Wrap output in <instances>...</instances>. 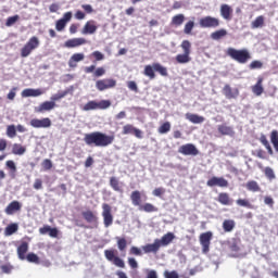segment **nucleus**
I'll return each instance as SVG.
<instances>
[{"instance_id":"obj_1","label":"nucleus","mask_w":278,"mask_h":278,"mask_svg":"<svg viewBox=\"0 0 278 278\" xmlns=\"http://www.w3.org/2000/svg\"><path fill=\"white\" fill-rule=\"evenodd\" d=\"M115 140L114 135H108L101 131H93L89 134H85L84 142L87 147H99L105 148L113 144Z\"/></svg>"},{"instance_id":"obj_2","label":"nucleus","mask_w":278,"mask_h":278,"mask_svg":"<svg viewBox=\"0 0 278 278\" xmlns=\"http://www.w3.org/2000/svg\"><path fill=\"white\" fill-rule=\"evenodd\" d=\"M226 55L238 62V64H247L249 60H251V52L247 49H236V48H228L226 51Z\"/></svg>"},{"instance_id":"obj_3","label":"nucleus","mask_w":278,"mask_h":278,"mask_svg":"<svg viewBox=\"0 0 278 278\" xmlns=\"http://www.w3.org/2000/svg\"><path fill=\"white\" fill-rule=\"evenodd\" d=\"M155 72L162 77H168V68L164 67L160 63H153L152 65H146L143 70V75L149 77V79H155Z\"/></svg>"},{"instance_id":"obj_4","label":"nucleus","mask_w":278,"mask_h":278,"mask_svg":"<svg viewBox=\"0 0 278 278\" xmlns=\"http://www.w3.org/2000/svg\"><path fill=\"white\" fill-rule=\"evenodd\" d=\"M184 53L177 54L175 60L177 64H188V62L192 61V58H190V53H192V43H190L188 40H184L180 45Z\"/></svg>"},{"instance_id":"obj_5","label":"nucleus","mask_w":278,"mask_h":278,"mask_svg":"<svg viewBox=\"0 0 278 278\" xmlns=\"http://www.w3.org/2000/svg\"><path fill=\"white\" fill-rule=\"evenodd\" d=\"M40 47V39L36 36L29 38V40L21 49V58H29L33 51H36Z\"/></svg>"},{"instance_id":"obj_6","label":"nucleus","mask_w":278,"mask_h":278,"mask_svg":"<svg viewBox=\"0 0 278 278\" xmlns=\"http://www.w3.org/2000/svg\"><path fill=\"white\" fill-rule=\"evenodd\" d=\"M110 105H112L110 100H101L100 102L91 100L84 105L83 110L85 112H90L92 110H108Z\"/></svg>"},{"instance_id":"obj_7","label":"nucleus","mask_w":278,"mask_h":278,"mask_svg":"<svg viewBox=\"0 0 278 278\" xmlns=\"http://www.w3.org/2000/svg\"><path fill=\"white\" fill-rule=\"evenodd\" d=\"M104 256L108 260V262H111L117 268H125V261H123V258H121L119 256H116V250H105Z\"/></svg>"},{"instance_id":"obj_8","label":"nucleus","mask_w":278,"mask_h":278,"mask_svg":"<svg viewBox=\"0 0 278 278\" xmlns=\"http://www.w3.org/2000/svg\"><path fill=\"white\" fill-rule=\"evenodd\" d=\"M212 238H214V235L212 231L202 232L199 237L200 244L202 247V253L204 255H207L210 253V245L212 244Z\"/></svg>"},{"instance_id":"obj_9","label":"nucleus","mask_w":278,"mask_h":278,"mask_svg":"<svg viewBox=\"0 0 278 278\" xmlns=\"http://www.w3.org/2000/svg\"><path fill=\"white\" fill-rule=\"evenodd\" d=\"M102 218L104 227H112L114 215L112 214V206L108 203L102 204Z\"/></svg>"},{"instance_id":"obj_10","label":"nucleus","mask_w":278,"mask_h":278,"mask_svg":"<svg viewBox=\"0 0 278 278\" xmlns=\"http://www.w3.org/2000/svg\"><path fill=\"white\" fill-rule=\"evenodd\" d=\"M200 27L204 28V29H216V27L220 26V20H218L217 17H212V16H204L202 18H200Z\"/></svg>"},{"instance_id":"obj_11","label":"nucleus","mask_w":278,"mask_h":278,"mask_svg":"<svg viewBox=\"0 0 278 278\" xmlns=\"http://www.w3.org/2000/svg\"><path fill=\"white\" fill-rule=\"evenodd\" d=\"M96 88L100 92L104 90H110L112 88H116V79L114 78H103L96 81Z\"/></svg>"},{"instance_id":"obj_12","label":"nucleus","mask_w":278,"mask_h":278,"mask_svg":"<svg viewBox=\"0 0 278 278\" xmlns=\"http://www.w3.org/2000/svg\"><path fill=\"white\" fill-rule=\"evenodd\" d=\"M30 127H34L35 129H48L51 127V118L43 117L41 119L33 118L30 119Z\"/></svg>"},{"instance_id":"obj_13","label":"nucleus","mask_w":278,"mask_h":278,"mask_svg":"<svg viewBox=\"0 0 278 278\" xmlns=\"http://www.w3.org/2000/svg\"><path fill=\"white\" fill-rule=\"evenodd\" d=\"M81 216L86 223H89V225H93L96 228L99 227V217L93 211H83Z\"/></svg>"},{"instance_id":"obj_14","label":"nucleus","mask_w":278,"mask_h":278,"mask_svg":"<svg viewBox=\"0 0 278 278\" xmlns=\"http://www.w3.org/2000/svg\"><path fill=\"white\" fill-rule=\"evenodd\" d=\"M178 153H181V155L197 156L199 155V149L193 143H186L178 149Z\"/></svg>"},{"instance_id":"obj_15","label":"nucleus","mask_w":278,"mask_h":278,"mask_svg":"<svg viewBox=\"0 0 278 278\" xmlns=\"http://www.w3.org/2000/svg\"><path fill=\"white\" fill-rule=\"evenodd\" d=\"M73 18V12H66L63 14V17L58 20L55 23V29L56 31H64L66 28V24L70 23V21Z\"/></svg>"},{"instance_id":"obj_16","label":"nucleus","mask_w":278,"mask_h":278,"mask_svg":"<svg viewBox=\"0 0 278 278\" xmlns=\"http://www.w3.org/2000/svg\"><path fill=\"white\" fill-rule=\"evenodd\" d=\"M206 185L208 188H214V186H218L219 188H228L229 181L225 179L224 177H216L213 176L211 179L207 180Z\"/></svg>"},{"instance_id":"obj_17","label":"nucleus","mask_w":278,"mask_h":278,"mask_svg":"<svg viewBox=\"0 0 278 278\" xmlns=\"http://www.w3.org/2000/svg\"><path fill=\"white\" fill-rule=\"evenodd\" d=\"M97 29L99 27L97 26V22L93 20L87 21L81 29L83 36H88L92 34H97Z\"/></svg>"},{"instance_id":"obj_18","label":"nucleus","mask_w":278,"mask_h":278,"mask_svg":"<svg viewBox=\"0 0 278 278\" xmlns=\"http://www.w3.org/2000/svg\"><path fill=\"white\" fill-rule=\"evenodd\" d=\"M122 134L123 136H129V134H132L136 138L142 139V130L134 127L131 124L123 126Z\"/></svg>"},{"instance_id":"obj_19","label":"nucleus","mask_w":278,"mask_h":278,"mask_svg":"<svg viewBox=\"0 0 278 278\" xmlns=\"http://www.w3.org/2000/svg\"><path fill=\"white\" fill-rule=\"evenodd\" d=\"M219 12L224 21H231L233 18V9L229 4H222Z\"/></svg>"},{"instance_id":"obj_20","label":"nucleus","mask_w":278,"mask_h":278,"mask_svg":"<svg viewBox=\"0 0 278 278\" xmlns=\"http://www.w3.org/2000/svg\"><path fill=\"white\" fill-rule=\"evenodd\" d=\"M251 90L255 97H262L264 94V77L258 76L256 84L251 87Z\"/></svg>"},{"instance_id":"obj_21","label":"nucleus","mask_w":278,"mask_h":278,"mask_svg":"<svg viewBox=\"0 0 278 278\" xmlns=\"http://www.w3.org/2000/svg\"><path fill=\"white\" fill-rule=\"evenodd\" d=\"M39 233L41 236H47V233H49L50 238H58L60 230H58V228H52L51 226L46 225L39 228Z\"/></svg>"},{"instance_id":"obj_22","label":"nucleus","mask_w":278,"mask_h":278,"mask_svg":"<svg viewBox=\"0 0 278 278\" xmlns=\"http://www.w3.org/2000/svg\"><path fill=\"white\" fill-rule=\"evenodd\" d=\"M217 131L218 134H220V136H230V138H233V136H236V131H233V127L228 126L227 124L218 125Z\"/></svg>"},{"instance_id":"obj_23","label":"nucleus","mask_w":278,"mask_h":278,"mask_svg":"<svg viewBox=\"0 0 278 278\" xmlns=\"http://www.w3.org/2000/svg\"><path fill=\"white\" fill-rule=\"evenodd\" d=\"M223 94L226 99H238L240 91L238 89H231V86L225 85L223 88Z\"/></svg>"},{"instance_id":"obj_24","label":"nucleus","mask_w":278,"mask_h":278,"mask_svg":"<svg viewBox=\"0 0 278 278\" xmlns=\"http://www.w3.org/2000/svg\"><path fill=\"white\" fill-rule=\"evenodd\" d=\"M87 40L85 38H73L65 41V47L67 49H75L76 47H81V45H87Z\"/></svg>"},{"instance_id":"obj_25","label":"nucleus","mask_w":278,"mask_h":278,"mask_svg":"<svg viewBox=\"0 0 278 278\" xmlns=\"http://www.w3.org/2000/svg\"><path fill=\"white\" fill-rule=\"evenodd\" d=\"M175 240V233L167 232L165 233L161 239H156V242L159 243V247H168Z\"/></svg>"},{"instance_id":"obj_26","label":"nucleus","mask_w":278,"mask_h":278,"mask_svg":"<svg viewBox=\"0 0 278 278\" xmlns=\"http://www.w3.org/2000/svg\"><path fill=\"white\" fill-rule=\"evenodd\" d=\"M21 202L18 201H12L4 210L5 214H8V216H12V214H14L15 212H21Z\"/></svg>"},{"instance_id":"obj_27","label":"nucleus","mask_w":278,"mask_h":278,"mask_svg":"<svg viewBox=\"0 0 278 278\" xmlns=\"http://www.w3.org/2000/svg\"><path fill=\"white\" fill-rule=\"evenodd\" d=\"M143 253H157L160 251L161 247L157 243V239L154 240L153 243H148L146 245H142Z\"/></svg>"},{"instance_id":"obj_28","label":"nucleus","mask_w":278,"mask_h":278,"mask_svg":"<svg viewBox=\"0 0 278 278\" xmlns=\"http://www.w3.org/2000/svg\"><path fill=\"white\" fill-rule=\"evenodd\" d=\"M27 251H29V243L24 241L17 247L18 260H26Z\"/></svg>"},{"instance_id":"obj_29","label":"nucleus","mask_w":278,"mask_h":278,"mask_svg":"<svg viewBox=\"0 0 278 278\" xmlns=\"http://www.w3.org/2000/svg\"><path fill=\"white\" fill-rule=\"evenodd\" d=\"M84 58V53H74L68 61L70 68H77V62H83Z\"/></svg>"},{"instance_id":"obj_30","label":"nucleus","mask_w":278,"mask_h":278,"mask_svg":"<svg viewBox=\"0 0 278 278\" xmlns=\"http://www.w3.org/2000/svg\"><path fill=\"white\" fill-rule=\"evenodd\" d=\"M217 201L220 205H232L233 203V200L227 192H220L217 197Z\"/></svg>"},{"instance_id":"obj_31","label":"nucleus","mask_w":278,"mask_h":278,"mask_svg":"<svg viewBox=\"0 0 278 278\" xmlns=\"http://www.w3.org/2000/svg\"><path fill=\"white\" fill-rule=\"evenodd\" d=\"M186 118L190 123H193V125H201V123H205V117L198 114L187 113Z\"/></svg>"},{"instance_id":"obj_32","label":"nucleus","mask_w":278,"mask_h":278,"mask_svg":"<svg viewBox=\"0 0 278 278\" xmlns=\"http://www.w3.org/2000/svg\"><path fill=\"white\" fill-rule=\"evenodd\" d=\"M54 108H55V103L53 101H46L36 109V112L38 113L51 112V110H53Z\"/></svg>"},{"instance_id":"obj_33","label":"nucleus","mask_w":278,"mask_h":278,"mask_svg":"<svg viewBox=\"0 0 278 278\" xmlns=\"http://www.w3.org/2000/svg\"><path fill=\"white\" fill-rule=\"evenodd\" d=\"M110 186L114 192H119L122 194L123 192V182L118 181V178L111 177L110 178Z\"/></svg>"},{"instance_id":"obj_34","label":"nucleus","mask_w":278,"mask_h":278,"mask_svg":"<svg viewBox=\"0 0 278 278\" xmlns=\"http://www.w3.org/2000/svg\"><path fill=\"white\" fill-rule=\"evenodd\" d=\"M223 230L225 233H231L233 229H236V220L233 219H225L222 224Z\"/></svg>"},{"instance_id":"obj_35","label":"nucleus","mask_w":278,"mask_h":278,"mask_svg":"<svg viewBox=\"0 0 278 278\" xmlns=\"http://www.w3.org/2000/svg\"><path fill=\"white\" fill-rule=\"evenodd\" d=\"M130 201L135 207H140V205H142V195L140 194V191H132L130 194Z\"/></svg>"},{"instance_id":"obj_36","label":"nucleus","mask_w":278,"mask_h":278,"mask_svg":"<svg viewBox=\"0 0 278 278\" xmlns=\"http://www.w3.org/2000/svg\"><path fill=\"white\" fill-rule=\"evenodd\" d=\"M42 94V89H31L27 88L22 91V97H40Z\"/></svg>"},{"instance_id":"obj_37","label":"nucleus","mask_w":278,"mask_h":278,"mask_svg":"<svg viewBox=\"0 0 278 278\" xmlns=\"http://www.w3.org/2000/svg\"><path fill=\"white\" fill-rule=\"evenodd\" d=\"M240 239L232 238L230 241L227 242L229 250L232 253H238V251H240Z\"/></svg>"},{"instance_id":"obj_38","label":"nucleus","mask_w":278,"mask_h":278,"mask_svg":"<svg viewBox=\"0 0 278 278\" xmlns=\"http://www.w3.org/2000/svg\"><path fill=\"white\" fill-rule=\"evenodd\" d=\"M5 168L9 170L10 177L14 179V177H16V163H14L12 160H9L5 162Z\"/></svg>"},{"instance_id":"obj_39","label":"nucleus","mask_w":278,"mask_h":278,"mask_svg":"<svg viewBox=\"0 0 278 278\" xmlns=\"http://www.w3.org/2000/svg\"><path fill=\"white\" fill-rule=\"evenodd\" d=\"M245 188L247 190H249V192H261L262 191V187H260V184H257V181L255 180H250L245 184Z\"/></svg>"},{"instance_id":"obj_40","label":"nucleus","mask_w":278,"mask_h":278,"mask_svg":"<svg viewBox=\"0 0 278 278\" xmlns=\"http://www.w3.org/2000/svg\"><path fill=\"white\" fill-rule=\"evenodd\" d=\"M26 151L27 148H25V146H22L21 143H14L12 147L13 155H25Z\"/></svg>"},{"instance_id":"obj_41","label":"nucleus","mask_w":278,"mask_h":278,"mask_svg":"<svg viewBox=\"0 0 278 278\" xmlns=\"http://www.w3.org/2000/svg\"><path fill=\"white\" fill-rule=\"evenodd\" d=\"M115 240L117 242L118 251L125 253V251H127V239H125V237H116Z\"/></svg>"},{"instance_id":"obj_42","label":"nucleus","mask_w":278,"mask_h":278,"mask_svg":"<svg viewBox=\"0 0 278 278\" xmlns=\"http://www.w3.org/2000/svg\"><path fill=\"white\" fill-rule=\"evenodd\" d=\"M139 210L141 212H147L148 214H151L153 212H159L157 206L151 204V203H146V204H141Z\"/></svg>"},{"instance_id":"obj_43","label":"nucleus","mask_w":278,"mask_h":278,"mask_svg":"<svg viewBox=\"0 0 278 278\" xmlns=\"http://www.w3.org/2000/svg\"><path fill=\"white\" fill-rule=\"evenodd\" d=\"M185 21L186 16L184 14H177L172 17V25H175V27H180V25H184Z\"/></svg>"},{"instance_id":"obj_44","label":"nucleus","mask_w":278,"mask_h":278,"mask_svg":"<svg viewBox=\"0 0 278 278\" xmlns=\"http://www.w3.org/2000/svg\"><path fill=\"white\" fill-rule=\"evenodd\" d=\"M227 36V29L222 28L211 34L212 40H220Z\"/></svg>"},{"instance_id":"obj_45","label":"nucleus","mask_w":278,"mask_h":278,"mask_svg":"<svg viewBox=\"0 0 278 278\" xmlns=\"http://www.w3.org/2000/svg\"><path fill=\"white\" fill-rule=\"evenodd\" d=\"M261 27H264V15L257 16V17L251 23V28H252V29H260Z\"/></svg>"},{"instance_id":"obj_46","label":"nucleus","mask_w":278,"mask_h":278,"mask_svg":"<svg viewBox=\"0 0 278 278\" xmlns=\"http://www.w3.org/2000/svg\"><path fill=\"white\" fill-rule=\"evenodd\" d=\"M236 203L237 205H239V207H247L248 210H253V204H251V201H249L248 199H238Z\"/></svg>"},{"instance_id":"obj_47","label":"nucleus","mask_w":278,"mask_h":278,"mask_svg":"<svg viewBox=\"0 0 278 278\" xmlns=\"http://www.w3.org/2000/svg\"><path fill=\"white\" fill-rule=\"evenodd\" d=\"M18 231V224H10L5 230V236H13V233H16Z\"/></svg>"},{"instance_id":"obj_48","label":"nucleus","mask_w":278,"mask_h":278,"mask_svg":"<svg viewBox=\"0 0 278 278\" xmlns=\"http://www.w3.org/2000/svg\"><path fill=\"white\" fill-rule=\"evenodd\" d=\"M264 175L269 181H273V179L277 178V176L275 175V170H273L271 167H265Z\"/></svg>"},{"instance_id":"obj_49","label":"nucleus","mask_w":278,"mask_h":278,"mask_svg":"<svg viewBox=\"0 0 278 278\" xmlns=\"http://www.w3.org/2000/svg\"><path fill=\"white\" fill-rule=\"evenodd\" d=\"M260 142H262V144L265 146V149H267L269 155H273V148L270 147V142H268L266 136L262 135L260 138Z\"/></svg>"},{"instance_id":"obj_50","label":"nucleus","mask_w":278,"mask_h":278,"mask_svg":"<svg viewBox=\"0 0 278 278\" xmlns=\"http://www.w3.org/2000/svg\"><path fill=\"white\" fill-rule=\"evenodd\" d=\"M27 262L30 264H40V257L36 255V253L31 252L26 255Z\"/></svg>"},{"instance_id":"obj_51","label":"nucleus","mask_w":278,"mask_h":278,"mask_svg":"<svg viewBox=\"0 0 278 278\" xmlns=\"http://www.w3.org/2000/svg\"><path fill=\"white\" fill-rule=\"evenodd\" d=\"M170 131V122H165L159 127V134H168Z\"/></svg>"},{"instance_id":"obj_52","label":"nucleus","mask_w":278,"mask_h":278,"mask_svg":"<svg viewBox=\"0 0 278 278\" xmlns=\"http://www.w3.org/2000/svg\"><path fill=\"white\" fill-rule=\"evenodd\" d=\"M7 136L8 138H16V126L9 125L7 127Z\"/></svg>"},{"instance_id":"obj_53","label":"nucleus","mask_w":278,"mask_h":278,"mask_svg":"<svg viewBox=\"0 0 278 278\" xmlns=\"http://www.w3.org/2000/svg\"><path fill=\"white\" fill-rule=\"evenodd\" d=\"M192 29H194V22L189 21L185 25L184 34H187L188 36H190V34H192Z\"/></svg>"},{"instance_id":"obj_54","label":"nucleus","mask_w":278,"mask_h":278,"mask_svg":"<svg viewBox=\"0 0 278 278\" xmlns=\"http://www.w3.org/2000/svg\"><path fill=\"white\" fill-rule=\"evenodd\" d=\"M264 67V63H262V61H252L249 65L250 71H255L257 68H263Z\"/></svg>"},{"instance_id":"obj_55","label":"nucleus","mask_w":278,"mask_h":278,"mask_svg":"<svg viewBox=\"0 0 278 278\" xmlns=\"http://www.w3.org/2000/svg\"><path fill=\"white\" fill-rule=\"evenodd\" d=\"M41 166L43 170H51L53 168V162H51L49 159H46L42 161Z\"/></svg>"},{"instance_id":"obj_56","label":"nucleus","mask_w":278,"mask_h":278,"mask_svg":"<svg viewBox=\"0 0 278 278\" xmlns=\"http://www.w3.org/2000/svg\"><path fill=\"white\" fill-rule=\"evenodd\" d=\"M129 255L142 256V250L136 245H132L129 250Z\"/></svg>"},{"instance_id":"obj_57","label":"nucleus","mask_w":278,"mask_h":278,"mask_svg":"<svg viewBox=\"0 0 278 278\" xmlns=\"http://www.w3.org/2000/svg\"><path fill=\"white\" fill-rule=\"evenodd\" d=\"M18 18H20L18 15L8 17L5 22L7 27H12V25H14L18 21Z\"/></svg>"},{"instance_id":"obj_58","label":"nucleus","mask_w":278,"mask_h":278,"mask_svg":"<svg viewBox=\"0 0 278 278\" xmlns=\"http://www.w3.org/2000/svg\"><path fill=\"white\" fill-rule=\"evenodd\" d=\"M0 269L2 270V273H4L5 275H10V273H12V270H14V266L10 265V264H5V265H1Z\"/></svg>"},{"instance_id":"obj_59","label":"nucleus","mask_w":278,"mask_h":278,"mask_svg":"<svg viewBox=\"0 0 278 278\" xmlns=\"http://www.w3.org/2000/svg\"><path fill=\"white\" fill-rule=\"evenodd\" d=\"M127 88L128 90H131V92H138V84H136L134 80H129L127 83Z\"/></svg>"},{"instance_id":"obj_60","label":"nucleus","mask_w":278,"mask_h":278,"mask_svg":"<svg viewBox=\"0 0 278 278\" xmlns=\"http://www.w3.org/2000/svg\"><path fill=\"white\" fill-rule=\"evenodd\" d=\"M166 193V189L160 187V188H155L153 191H152V194L154 197H162L163 194Z\"/></svg>"},{"instance_id":"obj_61","label":"nucleus","mask_w":278,"mask_h":278,"mask_svg":"<svg viewBox=\"0 0 278 278\" xmlns=\"http://www.w3.org/2000/svg\"><path fill=\"white\" fill-rule=\"evenodd\" d=\"M103 75H105V67H98L93 72V77H103Z\"/></svg>"},{"instance_id":"obj_62","label":"nucleus","mask_w":278,"mask_h":278,"mask_svg":"<svg viewBox=\"0 0 278 278\" xmlns=\"http://www.w3.org/2000/svg\"><path fill=\"white\" fill-rule=\"evenodd\" d=\"M164 277L165 278H179V274H177V271H175V270H173V271L165 270Z\"/></svg>"},{"instance_id":"obj_63","label":"nucleus","mask_w":278,"mask_h":278,"mask_svg":"<svg viewBox=\"0 0 278 278\" xmlns=\"http://www.w3.org/2000/svg\"><path fill=\"white\" fill-rule=\"evenodd\" d=\"M270 142L271 144H277L278 142V131L277 130H273L270 134Z\"/></svg>"},{"instance_id":"obj_64","label":"nucleus","mask_w":278,"mask_h":278,"mask_svg":"<svg viewBox=\"0 0 278 278\" xmlns=\"http://www.w3.org/2000/svg\"><path fill=\"white\" fill-rule=\"evenodd\" d=\"M146 278H157V271L155 269L148 270Z\"/></svg>"}]
</instances>
